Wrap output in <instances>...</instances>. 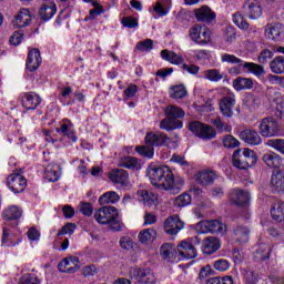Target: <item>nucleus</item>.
Masks as SVG:
<instances>
[{"mask_svg": "<svg viewBox=\"0 0 284 284\" xmlns=\"http://www.w3.org/2000/svg\"><path fill=\"white\" fill-rule=\"evenodd\" d=\"M149 178L154 187L166 190L171 194H179L185 184L183 179L174 178V173L168 165L151 169L149 171Z\"/></svg>", "mask_w": 284, "mask_h": 284, "instance_id": "nucleus-1", "label": "nucleus"}, {"mask_svg": "<svg viewBox=\"0 0 284 284\" xmlns=\"http://www.w3.org/2000/svg\"><path fill=\"white\" fill-rule=\"evenodd\" d=\"M160 256L169 263L176 261V258L178 261H181V258H196V248L187 241L181 242L178 248L172 243H165L160 247Z\"/></svg>", "mask_w": 284, "mask_h": 284, "instance_id": "nucleus-2", "label": "nucleus"}, {"mask_svg": "<svg viewBox=\"0 0 284 284\" xmlns=\"http://www.w3.org/2000/svg\"><path fill=\"white\" fill-rule=\"evenodd\" d=\"M144 141L146 145L136 146L135 151L145 159H152L154 156V146L168 145L170 143V136L163 132H149Z\"/></svg>", "mask_w": 284, "mask_h": 284, "instance_id": "nucleus-3", "label": "nucleus"}, {"mask_svg": "<svg viewBox=\"0 0 284 284\" xmlns=\"http://www.w3.org/2000/svg\"><path fill=\"white\" fill-rule=\"evenodd\" d=\"M94 219L100 225H108L113 232H121L123 222L119 220V211L114 206H103L94 213Z\"/></svg>", "mask_w": 284, "mask_h": 284, "instance_id": "nucleus-4", "label": "nucleus"}, {"mask_svg": "<svg viewBox=\"0 0 284 284\" xmlns=\"http://www.w3.org/2000/svg\"><path fill=\"white\" fill-rule=\"evenodd\" d=\"M164 114L166 118L160 122L161 130L172 132V130H181V128H183V121L179 119L185 116V111H183L181 106L168 105L164 110Z\"/></svg>", "mask_w": 284, "mask_h": 284, "instance_id": "nucleus-5", "label": "nucleus"}, {"mask_svg": "<svg viewBox=\"0 0 284 284\" xmlns=\"http://www.w3.org/2000/svg\"><path fill=\"white\" fill-rule=\"evenodd\" d=\"M256 161H258V158L251 149H244L242 154L241 149L233 152V165L234 168H237V170H248V168H254Z\"/></svg>", "mask_w": 284, "mask_h": 284, "instance_id": "nucleus-6", "label": "nucleus"}, {"mask_svg": "<svg viewBox=\"0 0 284 284\" xmlns=\"http://www.w3.org/2000/svg\"><path fill=\"white\" fill-rule=\"evenodd\" d=\"M197 234H221L223 236L227 233V226L219 220H205L195 224Z\"/></svg>", "mask_w": 284, "mask_h": 284, "instance_id": "nucleus-7", "label": "nucleus"}, {"mask_svg": "<svg viewBox=\"0 0 284 284\" xmlns=\"http://www.w3.org/2000/svg\"><path fill=\"white\" fill-rule=\"evenodd\" d=\"M189 130L199 139H203V141H212V139H216V130L212 125L204 124L203 122H190Z\"/></svg>", "mask_w": 284, "mask_h": 284, "instance_id": "nucleus-8", "label": "nucleus"}, {"mask_svg": "<svg viewBox=\"0 0 284 284\" xmlns=\"http://www.w3.org/2000/svg\"><path fill=\"white\" fill-rule=\"evenodd\" d=\"M260 134L264 139H271L272 136H278L281 132V126L278 121L273 116L263 118L258 125Z\"/></svg>", "mask_w": 284, "mask_h": 284, "instance_id": "nucleus-9", "label": "nucleus"}, {"mask_svg": "<svg viewBox=\"0 0 284 284\" xmlns=\"http://www.w3.org/2000/svg\"><path fill=\"white\" fill-rule=\"evenodd\" d=\"M189 37L199 45H206L212 41V32L210 29L202 24H195L189 30Z\"/></svg>", "mask_w": 284, "mask_h": 284, "instance_id": "nucleus-10", "label": "nucleus"}, {"mask_svg": "<svg viewBox=\"0 0 284 284\" xmlns=\"http://www.w3.org/2000/svg\"><path fill=\"white\" fill-rule=\"evenodd\" d=\"M220 112L226 119H232L234 116V108L236 106V95L233 92L226 93L220 100Z\"/></svg>", "mask_w": 284, "mask_h": 284, "instance_id": "nucleus-11", "label": "nucleus"}, {"mask_svg": "<svg viewBox=\"0 0 284 284\" xmlns=\"http://www.w3.org/2000/svg\"><path fill=\"white\" fill-rule=\"evenodd\" d=\"M55 132L62 136V139H69L72 143H77L79 138H77V132L74 131V124L69 119H63L59 123V128Z\"/></svg>", "mask_w": 284, "mask_h": 284, "instance_id": "nucleus-12", "label": "nucleus"}, {"mask_svg": "<svg viewBox=\"0 0 284 284\" xmlns=\"http://www.w3.org/2000/svg\"><path fill=\"white\" fill-rule=\"evenodd\" d=\"M243 12L247 19L256 20L263 17V7L258 0H246L243 4Z\"/></svg>", "mask_w": 284, "mask_h": 284, "instance_id": "nucleus-13", "label": "nucleus"}, {"mask_svg": "<svg viewBox=\"0 0 284 284\" xmlns=\"http://www.w3.org/2000/svg\"><path fill=\"white\" fill-rule=\"evenodd\" d=\"M130 274L140 284H156V276L150 268H133Z\"/></svg>", "mask_w": 284, "mask_h": 284, "instance_id": "nucleus-14", "label": "nucleus"}, {"mask_svg": "<svg viewBox=\"0 0 284 284\" xmlns=\"http://www.w3.org/2000/svg\"><path fill=\"white\" fill-rule=\"evenodd\" d=\"M7 185L13 194L24 192L28 181L21 174L13 173L7 179Z\"/></svg>", "mask_w": 284, "mask_h": 284, "instance_id": "nucleus-15", "label": "nucleus"}, {"mask_svg": "<svg viewBox=\"0 0 284 284\" xmlns=\"http://www.w3.org/2000/svg\"><path fill=\"white\" fill-rule=\"evenodd\" d=\"M58 268L64 274H74L81 268V261L77 256L67 257L58 264Z\"/></svg>", "mask_w": 284, "mask_h": 284, "instance_id": "nucleus-16", "label": "nucleus"}, {"mask_svg": "<svg viewBox=\"0 0 284 284\" xmlns=\"http://www.w3.org/2000/svg\"><path fill=\"white\" fill-rule=\"evenodd\" d=\"M183 221H181V217L179 215L170 216L164 222V232L166 234H170L171 236L176 235L184 227Z\"/></svg>", "mask_w": 284, "mask_h": 284, "instance_id": "nucleus-17", "label": "nucleus"}, {"mask_svg": "<svg viewBox=\"0 0 284 284\" xmlns=\"http://www.w3.org/2000/svg\"><path fill=\"white\" fill-rule=\"evenodd\" d=\"M230 201L239 207H243L250 203V193L240 189H233L230 193Z\"/></svg>", "mask_w": 284, "mask_h": 284, "instance_id": "nucleus-18", "label": "nucleus"}, {"mask_svg": "<svg viewBox=\"0 0 284 284\" xmlns=\"http://www.w3.org/2000/svg\"><path fill=\"white\" fill-rule=\"evenodd\" d=\"M221 250V240L216 236H209L202 242V252L209 256Z\"/></svg>", "mask_w": 284, "mask_h": 284, "instance_id": "nucleus-19", "label": "nucleus"}, {"mask_svg": "<svg viewBox=\"0 0 284 284\" xmlns=\"http://www.w3.org/2000/svg\"><path fill=\"white\" fill-rule=\"evenodd\" d=\"M41 63V51L39 49H31L27 57V70L34 72V70H39Z\"/></svg>", "mask_w": 284, "mask_h": 284, "instance_id": "nucleus-20", "label": "nucleus"}, {"mask_svg": "<svg viewBox=\"0 0 284 284\" xmlns=\"http://www.w3.org/2000/svg\"><path fill=\"white\" fill-rule=\"evenodd\" d=\"M240 139L244 141V143H247L248 145H261L263 143V139L256 132V130L252 129H245L242 132H240Z\"/></svg>", "mask_w": 284, "mask_h": 284, "instance_id": "nucleus-21", "label": "nucleus"}, {"mask_svg": "<svg viewBox=\"0 0 284 284\" xmlns=\"http://www.w3.org/2000/svg\"><path fill=\"white\" fill-rule=\"evenodd\" d=\"M41 105V97L34 92H27L22 97V108L26 110H37Z\"/></svg>", "mask_w": 284, "mask_h": 284, "instance_id": "nucleus-22", "label": "nucleus"}, {"mask_svg": "<svg viewBox=\"0 0 284 284\" xmlns=\"http://www.w3.org/2000/svg\"><path fill=\"white\" fill-rule=\"evenodd\" d=\"M265 36L272 41H281L283 39V24L270 23L265 28Z\"/></svg>", "mask_w": 284, "mask_h": 284, "instance_id": "nucleus-23", "label": "nucleus"}, {"mask_svg": "<svg viewBox=\"0 0 284 284\" xmlns=\"http://www.w3.org/2000/svg\"><path fill=\"white\" fill-rule=\"evenodd\" d=\"M232 239L235 243H247L250 239V229L243 225L233 226Z\"/></svg>", "mask_w": 284, "mask_h": 284, "instance_id": "nucleus-24", "label": "nucleus"}, {"mask_svg": "<svg viewBox=\"0 0 284 284\" xmlns=\"http://www.w3.org/2000/svg\"><path fill=\"white\" fill-rule=\"evenodd\" d=\"M138 200L146 207H152V205H156L159 196H156V194H154L152 191L140 190L138 191Z\"/></svg>", "mask_w": 284, "mask_h": 284, "instance_id": "nucleus-25", "label": "nucleus"}, {"mask_svg": "<svg viewBox=\"0 0 284 284\" xmlns=\"http://www.w3.org/2000/svg\"><path fill=\"white\" fill-rule=\"evenodd\" d=\"M57 14V4L54 2H45L39 10L41 21H50Z\"/></svg>", "mask_w": 284, "mask_h": 284, "instance_id": "nucleus-26", "label": "nucleus"}, {"mask_svg": "<svg viewBox=\"0 0 284 284\" xmlns=\"http://www.w3.org/2000/svg\"><path fill=\"white\" fill-rule=\"evenodd\" d=\"M109 179L118 185H128L130 178L128 171L123 169H115L110 172Z\"/></svg>", "mask_w": 284, "mask_h": 284, "instance_id": "nucleus-27", "label": "nucleus"}, {"mask_svg": "<svg viewBox=\"0 0 284 284\" xmlns=\"http://www.w3.org/2000/svg\"><path fill=\"white\" fill-rule=\"evenodd\" d=\"M32 21V16L30 14L29 9H21L19 13L16 16L14 20L12 21L13 26L17 28H26Z\"/></svg>", "mask_w": 284, "mask_h": 284, "instance_id": "nucleus-28", "label": "nucleus"}, {"mask_svg": "<svg viewBox=\"0 0 284 284\" xmlns=\"http://www.w3.org/2000/svg\"><path fill=\"white\" fill-rule=\"evenodd\" d=\"M195 19L203 23H212L216 19V14L209 7H202L195 10Z\"/></svg>", "mask_w": 284, "mask_h": 284, "instance_id": "nucleus-29", "label": "nucleus"}, {"mask_svg": "<svg viewBox=\"0 0 284 284\" xmlns=\"http://www.w3.org/2000/svg\"><path fill=\"white\" fill-rule=\"evenodd\" d=\"M61 166L59 164H49L44 169V179L51 183H57L61 178Z\"/></svg>", "mask_w": 284, "mask_h": 284, "instance_id": "nucleus-30", "label": "nucleus"}, {"mask_svg": "<svg viewBox=\"0 0 284 284\" xmlns=\"http://www.w3.org/2000/svg\"><path fill=\"white\" fill-rule=\"evenodd\" d=\"M271 185L275 192H283L284 190V169L273 172L271 178Z\"/></svg>", "mask_w": 284, "mask_h": 284, "instance_id": "nucleus-31", "label": "nucleus"}, {"mask_svg": "<svg viewBox=\"0 0 284 284\" xmlns=\"http://www.w3.org/2000/svg\"><path fill=\"white\" fill-rule=\"evenodd\" d=\"M215 180L216 173H214V171H201L195 176V181L199 185H212Z\"/></svg>", "mask_w": 284, "mask_h": 284, "instance_id": "nucleus-32", "label": "nucleus"}, {"mask_svg": "<svg viewBox=\"0 0 284 284\" xmlns=\"http://www.w3.org/2000/svg\"><path fill=\"white\" fill-rule=\"evenodd\" d=\"M161 58L164 61H169V63H172V65H181L184 61L183 55L176 54L174 51H170L168 49L161 51Z\"/></svg>", "mask_w": 284, "mask_h": 284, "instance_id": "nucleus-33", "label": "nucleus"}, {"mask_svg": "<svg viewBox=\"0 0 284 284\" xmlns=\"http://www.w3.org/2000/svg\"><path fill=\"white\" fill-rule=\"evenodd\" d=\"M263 163L267 165V168H281V155L275 152H267L262 156Z\"/></svg>", "mask_w": 284, "mask_h": 284, "instance_id": "nucleus-34", "label": "nucleus"}, {"mask_svg": "<svg viewBox=\"0 0 284 284\" xmlns=\"http://www.w3.org/2000/svg\"><path fill=\"white\" fill-rule=\"evenodd\" d=\"M233 88L237 92H241V90H252L254 81L250 78L239 77L233 81Z\"/></svg>", "mask_w": 284, "mask_h": 284, "instance_id": "nucleus-35", "label": "nucleus"}, {"mask_svg": "<svg viewBox=\"0 0 284 284\" xmlns=\"http://www.w3.org/2000/svg\"><path fill=\"white\" fill-rule=\"evenodd\" d=\"M119 201H121V196L119 195V193L114 191L105 192L99 199L100 205L114 204V203H119Z\"/></svg>", "mask_w": 284, "mask_h": 284, "instance_id": "nucleus-36", "label": "nucleus"}, {"mask_svg": "<svg viewBox=\"0 0 284 284\" xmlns=\"http://www.w3.org/2000/svg\"><path fill=\"white\" fill-rule=\"evenodd\" d=\"M170 8H172V0H158L153 10L159 17H165L170 12Z\"/></svg>", "mask_w": 284, "mask_h": 284, "instance_id": "nucleus-37", "label": "nucleus"}, {"mask_svg": "<svg viewBox=\"0 0 284 284\" xmlns=\"http://www.w3.org/2000/svg\"><path fill=\"white\" fill-rule=\"evenodd\" d=\"M120 168H126V170H140L141 164H139V159L134 156H124L119 161Z\"/></svg>", "mask_w": 284, "mask_h": 284, "instance_id": "nucleus-38", "label": "nucleus"}, {"mask_svg": "<svg viewBox=\"0 0 284 284\" xmlns=\"http://www.w3.org/2000/svg\"><path fill=\"white\" fill-rule=\"evenodd\" d=\"M242 68H244V70H247V72H250L251 74H254L257 78H261L263 77V74H265V68L254 62H244L242 64Z\"/></svg>", "mask_w": 284, "mask_h": 284, "instance_id": "nucleus-39", "label": "nucleus"}, {"mask_svg": "<svg viewBox=\"0 0 284 284\" xmlns=\"http://www.w3.org/2000/svg\"><path fill=\"white\" fill-rule=\"evenodd\" d=\"M271 216L275 221H284V202L278 200L271 209Z\"/></svg>", "mask_w": 284, "mask_h": 284, "instance_id": "nucleus-40", "label": "nucleus"}, {"mask_svg": "<svg viewBox=\"0 0 284 284\" xmlns=\"http://www.w3.org/2000/svg\"><path fill=\"white\" fill-rule=\"evenodd\" d=\"M171 99H185L187 97V89L183 84H176L169 90Z\"/></svg>", "mask_w": 284, "mask_h": 284, "instance_id": "nucleus-41", "label": "nucleus"}, {"mask_svg": "<svg viewBox=\"0 0 284 284\" xmlns=\"http://www.w3.org/2000/svg\"><path fill=\"white\" fill-rule=\"evenodd\" d=\"M22 214L23 211H21L19 206H10L7 210H4L3 216L6 221H19Z\"/></svg>", "mask_w": 284, "mask_h": 284, "instance_id": "nucleus-42", "label": "nucleus"}, {"mask_svg": "<svg viewBox=\"0 0 284 284\" xmlns=\"http://www.w3.org/2000/svg\"><path fill=\"white\" fill-rule=\"evenodd\" d=\"M204 79L211 81L212 83H219V81H223V72L219 69H209L203 72Z\"/></svg>", "mask_w": 284, "mask_h": 284, "instance_id": "nucleus-43", "label": "nucleus"}, {"mask_svg": "<svg viewBox=\"0 0 284 284\" xmlns=\"http://www.w3.org/2000/svg\"><path fill=\"white\" fill-rule=\"evenodd\" d=\"M140 243H152L156 239V231L153 229H145L139 233Z\"/></svg>", "mask_w": 284, "mask_h": 284, "instance_id": "nucleus-44", "label": "nucleus"}, {"mask_svg": "<svg viewBox=\"0 0 284 284\" xmlns=\"http://www.w3.org/2000/svg\"><path fill=\"white\" fill-rule=\"evenodd\" d=\"M222 143L226 150H234L241 145L239 139L234 138L232 134H226L222 138Z\"/></svg>", "mask_w": 284, "mask_h": 284, "instance_id": "nucleus-45", "label": "nucleus"}, {"mask_svg": "<svg viewBox=\"0 0 284 284\" xmlns=\"http://www.w3.org/2000/svg\"><path fill=\"white\" fill-rule=\"evenodd\" d=\"M271 70L274 74H283L284 57H276L271 61Z\"/></svg>", "mask_w": 284, "mask_h": 284, "instance_id": "nucleus-46", "label": "nucleus"}, {"mask_svg": "<svg viewBox=\"0 0 284 284\" xmlns=\"http://www.w3.org/2000/svg\"><path fill=\"white\" fill-rule=\"evenodd\" d=\"M190 203H192V196L187 193H183L174 200L175 207H185L190 205Z\"/></svg>", "mask_w": 284, "mask_h": 284, "instance_id": "nucleus-47", "label": "nucleus"}, {"mask_svg": "<svg viewBox=\"0 0 284 284\" xmlns=\"http://www.w3.org/2000/svg\"><path fill=\"white\" fill-rule=\"evenodd\" d=\"M222 63H231L232 65H242L243 67V60L241 58H237L234 54L224 53L221 57Z\"/></svg>", "mask_w": 284, "mask_h": 284, "instance_id": "nucleus-48", "label": "nucleus"}, {"mask_svg": "<svg viewBox=\"0 0 284 284\" xmlns=\"http://www.w3.org/2000/svg\"><path fill=\"white\" fill-rule=\"evenodd\" d=\"M243 280L246 284H257L258 283V273L253 271L243 270Z\"/></svg>", "mask_w": 284, "mask_h": 284, "instance_id": "nucleus-49", "label": "nucleus"}, {"mask_svg": "<svg viewBox=\"0 0 284 284\" xmlns=\"http://www.w3.org/2000/svg\"><path fill=\"white\" fill-rule=\"evenodd\" d=\"M135 50H139L140 52H150V50H154V41L152 39L140 41L136 43Z\"/></svg>", "mask_w": 284, "mask_h": 284, "instance_id": "nucleus-50", "label": "nucleus"}, {"mask_svg": "<svg viewBox=\"0 0 284 284\" xmlns=\"http://www.w3.org/2000/svg\"><path fill=\"white\" fill-rule=\"evenodd\" d=\"M2 245H7V247H14V245H19V239H17V242H13L10 230L3 229Z\"/></svg>", "mask_w": 284, "mask_h": 284, "instance_id": "nucleus-51", "label": "nucleus"}, {"mask_svg": "<svg viewBox=\"0 0 284 284\" xmlns=\"http://www.w3.org/2000/svg\"><path fill=\"white\" fill-rule=\"evenodd\" d=\"M212 123L219 132H232V126L219 116L212 120Z\"/></svg>", "mask_w": 284, "mask_h": 284, "instance_id": "nucleus-52", "label": "nucleus"}, {"mask_svg": "<svg viewBox=\"0 0 284 284\" xmlns=\"http://www.w3.org/2000/svg\"><path fill=\"white\" fill-rule=\"evenodd\" d=\"M206 284H234V278L230 275H225L223 277H212L206 281Z\"/></svg>", "mask_w": 284, "mask_h": 284, "instance_id": "nucleus-53", "label": "nucleus"}, {"mask_svg": "<svg viewBox=\"0 0 284 284\" xmlns=\"http://www.w3.org/2000/svg\"><path fill=\"white\" fill-rule=\"evenodd\" d=\"M266 145H268V148H273V150H276L277 152H281V154H284L283 139L267 140Z\"/></svg>", "mask_w": 284, "mask_h": 284, "instance_id": "nucleus-54", "label": "nucleus"}, {"mask_svg": "<svg viewBox=\"0 0 284 284\" xmlns=\"http://www.w3.org/2000/svg\"><path fill=\"white\" fill-rule=\"evenodd\" d=\"M233 22L237 28H240V30H247V28H250V23L245 21V18H243V14L241 13L233 14Z\"/></svg>", "mask_w": 284, "mask_h": 284, "instance_id": "nucleus-55", "label": "nucleus"}, {"mask_svg": "<svg viewBox=\"0 0 284 284\" xmlns=\"http://www.w3.org/2000/svg\"><path fill=\"white\" fill-rule=\"evenodd\" d=\"M272 57H274V52H272L270 49H264L260 52L257 61L261 65H265V63H267Z\"/></svg>", "mask_w": 284, "mask_h": 284, "instance_id": "nucleus-56", "label": "nucleus"}, {"mask_svg": "<svg viewBox=\"0 0 284 284\" xmlns=\"http://www.w3.org/2000/svg\"><path fill=\"white\" fill-rule=\"evenodd\" d=\"M213 267L217 272H227L230 270V261L220 258L214 262Z\"/></svg>", "mask_w": 284, "mask_h": 284, "instance_id": "nucleus-57", "label": "nucleus"}, {"mask_svg": "<svg viewBox=\"0 0 284 284\" xmlns=\"http://www.w3.org/2000/svg\"><path fill=\"white\" fill-rule=\"evenodd\" d=\"M103 12H105L103 7L100 6L99 2H93V9H91L89 12V19H97V17L103 14Z\"/></svg>", "mask_w": 284, "mask_h": 284, "instance_id": "nucleus-58", "label": "nucleus"}, {"mask_svg": "<svg viewBox=\"0 0 284 284\" xmlns=\"http://www.w3.org/2000/svg\"><path fill=\"white\" fill-rule=\"evenodd\" d=\"M270 246L264 245L262 248L256 251L255 257H257L260 261H267V258H270Z\"/></svg>", "mask_w": 284, "mask_h": 284, "instance_id": "nucleus-59", "label": "nucleus"}, {"mask_svg": "<svg viewBox=\"0 0 284 284\" xmlns=\"http://www.w3.org/2000/svg\"><path fill=\"white\" fill-rule=\"evenodd\" d=\"M74 230H77V224L67 223L62 229L58 232V236H63L65 234H74Z\"/></svg>", "mask_w": 284, "mask_h": 284, "instance_id": "nucleus-60", "label": "nucleus"}, {"mask_svg": "<svg viewBox=\"0 0 284 284\" xmlns=\"http://www.w3.org/2000/svg\"><path fill=\"white\" fill-rule=\"evenodd\" d=\"M11 45H19L23 41V30L16 31L9 39Z\"/></svg>", "mask_w": 284, "mask_h": 284, "instance_id": "nucleus-61", "label": "nucleus"}, {"mask_svg": "<svg viewBox=\"0 0 284 284\" xmlns=\"http://www.w3.org/2000/svg\"><path fill=\"white\" fill-rule=\"evenodd\" d=\"M93 211H94V209L92 207V203H88V202L80 203V212L84 216H92Z\"/></svg>", "mask_w": 284, "mask_h": 284, "instance_id": "nucleus-62", "label": "nucleus"}, {"mask_svg": "<svg viewBox=\"0 0 284 284\" xmlns=\"http://www.w3.org/2000/svg\"><path fill=\"white\" fill-rule=\"evenodd\" d=\"M39 283H41L39 281V277H37L32 274H26L20 280V284H39Z\"/></svg>", "mask_w": 284, "mask_h": 284, "instance_id": "nucleus-63", "label": "nucleus"}, {"mask_svg": "<svg viewBox=\"0 0 284 284\" xmlns=\"http://www.w3.org/2000/svg\"><path fill=\"white\" fill-rule=\"evenodd\" d=\"M120 247L122 250H132L134 247V242L129 236H123L120 239Z\"/></svg>", "mask_w": 284, "mask_h": 284, "instance_id": "nucleus-64", "label": "nucleus"}]
</instances>
